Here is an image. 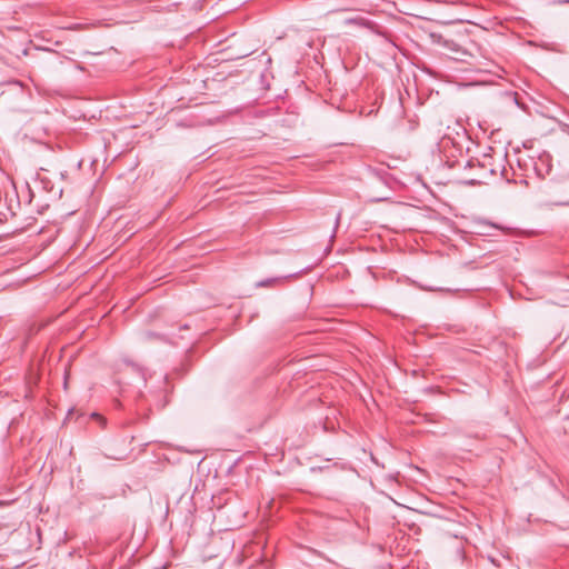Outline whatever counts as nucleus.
Instances as JSON below:
<instances>
[{"label":"nucleus","instance_id":"1","mask_svg":"<svg viewBox=\"0 0 569 569\" xmlns=\"http://www.w3.org/2000/svg\"><path fill=\"white\" fill-rule=\"evenodd\" d=\"M550 198L556 206H569V177L550 187Z\"/></svg>","mask_w":569,"mask_h":569},{"label":"nucleus","instance_id":"2","mask_svg":"<svg viewBox=\"0 0 569 569\" xmlns=\"http://www.w3.org/2000/svg\"><path fill=\"white\" fill-rule=\"evenodd\" d=\"M509 296L513 299L516 295L522 297L526 300H531V288L528 286L525 287H506Z\"/></svg>","mask_w":569,"mask_h":569},{"label":"nucleus","instance_id":"3","mask_svg":"<svg viewBox=\"0 0 569 569\" xmlns=\"http://www.w3.org/2000/svg\"><path fill=\"white\" fill-rule=\"evenodd\" d=\"M345 23L346 24H355L358 27H367L368 26L367 20L361 17L346 19Z\"/></svg>","mask_w":569,"mask_h":569},{"label":"nucleus","instance_id":"4","mask_svg":"<svg viewBox=\"0 0 569 569\" xmlns=\"http://www.w3.org/2000/svg\"><path fill=\"white\" fill-rule=\"evenodd\" d=\"M257 284L264 286V284H271V282L269 280H266V281H260Z\"/></svg>","mask_w":569,"mask_h":569}]
</instances>
